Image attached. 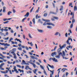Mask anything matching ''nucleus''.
Returning a JSON list of instances; mask_svg holds the SVG:
<instances>
[{
  "label": "nucleus",
  "mask_w": 77,
  "mask_h": 77,
  "mask_svg": "<svg viewBox=\"0 0 77 77\" xmlns=\"http://www.w3.org/2000/svg\"><path fill=\"white\" fill-rule=\"evenodd\" d=\"M56 54H57V53L56 52H53L52 53L51 55L52 56H53V57H54V55L55 56H56Z\"/></svg>",
  "instance_id": "nucleus-1"
},
{
  "label": "nucleus",
  "mask_w": 77,
  "mask_h": 77,
  "mask_svg": "<svg viewBox=\"0 0 77 77\" xmlns=\"http://www.w3.org/2000/svg\"><path fill=\"white\" fill-rule=\"evenodd\" d=\"M47 25H49V26H51V25H52V26H54V24L53 23H47Z\"/></svg>",
  "instance_id": "nucleus-2"
},
{
  "label": "nucleus",
  "mask_w": 77,
  "mask_h": 77,
  "mask_svg": "<svg viewBox=\"0 0 77 77\" xmlns=\"http://www.w3.org/2000/svg\"><path fill=\"white\" fill-rule=\"evenodd\" d=\"M48 71H50L51 72H52V75H53V74L54 73V70H53L52 71L51 70H50V69H49V68H48Z\"/></svg>",
  "instance_id": "nucleus-3"
},
{
  "label": "nucleus",
  "mask_w": 77,
  "mask_h": 77,
  "mask_svg": "<svg viewBox=\"0 0 77 77\" xmlns=\"http://www.w3.org/2000/svg\"><path fill=\"white\" fill-rule=\"evenodd\" d=\"M29 16V13L27 12L25 15H24V17H28Z\"/></svg>",
  "instance_id": "nucleus-4"
},
{
  "label": "nucleus",
  "mask_w": 77,
  "mask_h": 77,
  "mask_svg": "<svg viewBox=\"0 0 77 77\" xmlns=\"http://www.w3.org/2000/svg\"><path fill=\"white\" fill-rule=\"evenodd\" d=\"M5 65V63H2L1 65H0V68L1 69V68H2V67L3 66V65Z\"/></svg>",
  "instance_id": "nucleus-5"
},
{
  "label": "nucleus",
  "mask_w": 77,
  "mask_h": 77,
  "mask_svg": "<svg viewBox=\"0 0 77 77\" xmlns=\"http://www.w3.org/2000/svg\"><path fill=\"white\" fill-rule=\"evenodd\" d=\"M60 8V11H63V6H61Z\"/></svg>",
  "instance_id": "nucleus-6"
},
{
  "label": "nucleus",
  "mask_w": 77,
  "mask_h": 77,
  "mask_svg": "<svg viewBox=\"0 0 77 77\" xmlns=\"http://www.w3.org/2000/svg\"><path fill=\"white\" fill-rule=\"evenodd\" d=\"M48 66H49V67H50L51 68H52V69H54V66H51V65H50L48 64Z\"/></svg>",
  "instance_id": "nucleus-7"
},
{
  "label": "nucleus",
  "mask_w": 77,
  "mask_h": 77,
  "mask_svg": "<svg viewBox=\"0 0 77 77\" xmlns=\"http://www.w3.org/2000/svg\"><path fill=\"white\" fill-rule=\"evenodd\" d=\"M59 53V54H58V55H60L61 54V56H62V57H63V58L64 59V56H63V55H62V52H60L59 53Z\"/></svg>",
  "instance_id": "nucleus-8"
},
{
  "label": "nucleus",
  "mask_w": 77,
  "mask_h": 77,
  "mask_svg": "<svg viewBox=\"0 0 77 77\" xmlns=\"http://www.w3.org/2000/svg\"><path fill=\"white\" fill-rule=\"evenodd\" d=\"M69 38L67 40L66 43L67 44H69V45H70V43H69Z\"/></svg>",
  "instance_id": "nucleus-9"
},
{
  "label": "nucleus",
  "mask_w": 77,
  "mask_h": 77,
  "mask_svg": "<svg viewBox=\"0 0 77 77\" xmlns=\"http://www.w3.org/2000/svg\"><path fill=\"white\" fill-rule=\"evenodd\" d=\"M53 18H54V19H55V20H58L59 19V17H57L54 16L53 17Z\"/></svg>",
  "instance_id": "nucleus-10"
},
{
  "label": "nucleus",
  "mask_w": 77,
  "mask_h": 77,
  "mask_svg": "<svg viewBox=\"0 0 77 77\" xmlns=\"http://www.w3.org/2000/svg\"><path fill=\"white\" fill-rule=\"evenodd\" d=\"M32 62V60H30L29 62V63H30V64H32V65H33L35 63H33V62Z\"/></svg>",
  "instance_id": "nucleus-11"
},
{
  "label": "nucleus",
  "mask_w": 77,
  "mask_h": 77,
  "mask_svg": "<svg viewBox=\"0 0 77 77\" xmlns=\"http://www.w3.org/2000/svg\"><path fill=\"white\" fill-rule=\"evenodd\" d=\"M65 70H68V69H66L63 68L61 70V71H63V72H64L65 71Z\"/></svg>",
  "instance_id": "nucleus-12"
},
{
  "label": "nucleus",
  "mask_w": 77,
  "mask_h": 77,
  "mask_svg": "<svg viewBox=\"0 0 77 77\" xmlns=\"http://www.w3.org/2000/svg\"><path fill=\"white\" fill-rule=\"evenodd\" d=\"M50 14H54V15H56V14H57V13H56L53 12L51 11L50 12Z\"/></svg>",
  "instance_id": "nucleus-13"
},
{
  "label": "nucleus",
  "mask_w": 77,
  "mask_h": 77,
  "mask_svg": "<svg viewBox=\"0 0 77 77\" xmlns=\"http://www.w3.org/2000/svg\"><path fill=\"white\" fill-rule=\"evenodd\" d=\"M38 32H40V33L43 32V30H42L38 29Z\"/></svg>",
  "instance_id": "nucleus-14"
},
{
  "label": "nucleus",
  "mask_w": 77,
  "mask_h": 77,
  "mask_svg": "<svg viewBox=\"0 0 77 77\" xmlns=\"http://www.w3.org/2000/svg\"><path fill=\"white\" fill-rule=\"evenodd\" d=\"M38 16V14H37L36 16V17H35V18H36V19H38V18H40L41 17V16Z\"/></svg>",
  "instance_id": "nucleus-15"
},
{
  "label": "nucleus",
  "mask_w": 77,
  "mask_h": 77,
  "mask_svg": "<svg viewBox=\"0 0 77 77\" xmlns=\"http://www.w3.org/2000/svg\"><path fill=\"white\" fill-rule=\"evenodd\" d=\"M29 66H26L25 67V69L26 70H28V69H29Z\"/></svg>",
  "instance_id": "nucleus-16"
},
{
  "label": "nucleus",
  "mask_w": 77,
  "mask_h": 77,
  "mask_svg": "<svg viewBox=\"0 0 77 77\" xmlns=\"http://www.w3.org/2000/svg\"><path fill=\"white\" fill-rule=\"evenodd\" d=\"M61 51V49L59 48L57 50V52L58 53H59Z\"/></svg>",
  "instance_id": "nucleus-17"
},
{
  "label": "nucleus",
  "mask_w": 77,
  "mask_h": 77,
  "mask_svg": "<svg viewBox=\"0 0 77 77\" xmlns=\"http://www.w3.org/2000/svg\"><path fill=\"white\" fill-rule=\"evenodd\" d=\"M11 42L12 43V44H13V45H14V44H15L17 45V42H13V41H11Z\"/></svg>",
  "instance_id": "nucleus-18"
},
{
  "label": "nucleus",
  "mask_w": 77,
  "mask_h": 77,
  "mask_svg": "<svg viewBox=\"0 0 77 77\" xmlns=\"http://www.w3.org/2000/svg\"><path fill=\"white\" fill-rule=\"evenodd\" d=\"M60 55H56V56H55V57H56V58H58V59H60Z\"/></svg>",
  "instance_id": "nucleus-19"
},
{
  "label": "nucleus",
  "mask_w": 77,
  "mask_h": 77,
  "mask_svg": "<svg viewBox=\"0 0 77 77\" xmlns=\"http://www.w3.org/2000/svg\"><path fill=\"white\" fill-rule=\"evenodd\" d=\"M5 9H6V8H5V7H3V12H5Z\"/></svg>",
  "instance_id": "nucleus-20"
},
{
  "label": "nucleus",
  "mask_w": 77,
  "mask_h": 77,
  "mask_svg": "<svg viewBox=\"0 0 77 77\" xmlns=\"http://www.w3.org/2000/svg\"><path fill=\"white\" fill-rule=\"evenodd\" d=\"M75 22V19H73L72 20V24H74V23Z\"/></svg>",
  "instance_id": "nucleus-21"
},
{
  "label": "nucleus",
  "mask_w": 77,
  "mask_h": 77,
  "mask_svg": "<svg viewBox=\"0 0 77 77\" xmlns=\"http://www.w3.org/2000/svg\"><path fill=\"white\" fill-rule=\"evenodd\" d=\"M35 71H33V72L35 74H36V71L37 70H38V69H34Z\"/></svg>",
  "instance_id": "nucleus-22"
},
{
  "label": "nucleus",
  "mask_w": 77,
  "mask_h": 77,
  "mask_svg": "<svg viewBox=\"0 0 77 77\" xmlns=\"http://www.w3.org/2000/svg\"><path fill=\"white\" fill-rule=\"evenodd\" d=\"M11 14H12V12L9 11L8 12V15H10Z\"/></svg>",
  "instance_id": "nucleus-23"
},
{
  "label": "nucleus",
  "mask_w": 77,
  "mask_h": 77,
  "mask_svg": "<svg viewBox=\"0 0 77 77\" xmlns=\"http://www.w3.org/2000/svg\"><path fill=\"white\" fill-rule=\"evenodd\" d=\"M47 27L48 29H52V26H47Z\"/></svg>",
  "instance_id": "nucleus-24"
},
{
  "label": "nucleus",
  "mask_w": 77,
  "mask_h": 77,
  "mask_svg": "<svg viewBox=\"0 0 77 77\" xmlns=\"http://www.w3.org/2000/svg\"><path fill=\"white\" fill-rule=\"evenodd\" d=\"M33 9H34V7H32V9L30 10V13H31L32 12V11L33 10Z\"/></svg>",
  "instance_id": "nucleus-25"
},
{
  "label": "nucleus",
  "mask_w": 77,
  "mask_h": 77,
  "mask_svg": "<svg viewBox=\"0 0 77 77\" xmlns=\"http://www.w3.org/2000/svg\"><path fill=\"white\" fill-rule=\"evenodd\" d=\"M27 19V17H25L22 20V22H24V20H26Z\"/></svg>",
  "instance_id": "nucleus-26"
},
{
  "label": "nucleus",
  "mask_w": 77,
  "mask_h": 77,
  "mask_svg": "<svg viewBox=\"0 0 77 77\" xmlns=\"http://www.w3.org/2000/svg\"><path fill=\"white\" fill-rule=\"evenodd\" d=\"M77 7L76 6H75L74 7V10L75 11H77Z\"/></svg>",
  "instance_id": "nucleus-27"
},
{
  "label": "nucleus",
  "mask_w": 77,
  "mask_h": 77,
  "mask_svg": "<svg viewBox=\"0 0 77 77\" xmlns=\"http://www.w3.org/2000/svg\"><path fill=\"white\" fill-rule=\"evenodd\" d=\"M44 21H45L46 22H50V20H44Z\"/></svg>",
  "instance_id": "nucleus-28"
},
{
  "label": "nucleus",
  "mask_w": 77,
  "mask_h": 77,
  "mask_svg": "<svg viewBox=\"0 0 77 77\" xmlns=\"http://www.w3.org/2000/svg\"><path fill=\"white\" fill-rule=\"evenodd\" d=\"M29 36L30 38H32V37L31 35V34L30 33L29 34Z\"/></svg>",
  "instance_id": "nucleus-29"
},
{
  "label": "nucleus",
  "mask_w": 77,
  "mask_h": 77,
  "mask_svg": "<svg viewBox=\"0 0 77 77\" xmlns=\"http://www.w3.org/2000/svg\"><path fill=\"white\" fill-rule=\"evenodd\" d=\"M13 55L14 56V58H15V59H16V58H17V56H16V54H14Z\"/></svg>",
  "instance_id": "nucleus-30"
},
{
  "label": "nucleus",
  "mask_w": 77,
  "mask_h": 77,
  "mask_svg": "<svg viewBox=\"0 0 77 77\" xmlns=\"http://www.w3.org/2000/svg\"><path fill=\"white\" fill-rule=\"evenodd\" d=\"M32 21L34 24H35V18H34L32 20Z\"/></svg>",
  "instance_id": "nucleus-31"
},
{
  "label": "nucleus",
  "mask_w": 77,
  "mask_h": 77,
  "mask_svg": "<svg viewBox=\"0 0 77 77\" xmlns=\"http://www.w3.org/2000/svg\"><path fill=\"white\" fill-rule=\"evenodd\" d=\"M40 66L41 68H42V69H44V67H43V66H42V65H40Z\"/></svg>",
  "instance_id": "nucleus-32"
},
{
  "label": "nucleus",
  "mask_w": 77,
  "mask_h": 77,
  "mask_svg": "<svg viewBox=\"0 0 77 77\" xmlns=\"http://www.w3.org/2000/svg\"><path fill=\"white\" fill-rule=\"evenodd\" d=\"M43 26H47V23H46V22H45L43 24Z\"/></svg>",
  "instance_id": "nucleus-33"
},
{
  "label": "nucleus",
  "mask_w": 77,
  "mask_h": 77,
  "mask_svg": "<svg viewBox=\"0 0 77 77\" xmlns=\"http://www.w3.org/2000/svg\"><path fill=\"white\" fill-rule=\"evenodd\" d=\"M0 44L1 45H4V46H5V45L6 44H5V43H2L0 42Z\"/></svg>",
  "instance_id": "nucleus-34"
},
{
  "label": "nucleus",
  "mask_w": 77,
  "mask_h": 77,
  "mask_svg": "<svg viewBox=\"0 0 77 77\" xmlns=\"http://www.w3.org/2000/svg\"><path fill=\"white\" fill-rule=\"evenodd\" d=\"M73 27V23L70 26V28H72V27Z\"/></svg>",
  "instance_id": "nucleus-35"
},
{
  "label": "nucleus",
  "mask_w": 77,
  "mask_h": 77,
  "mask_svg": "<svg viewBox=\"0 0 77 77\" xmlns=\"http://www.w3.org/2000/svg\"><path fill=\"white\" fill-rule=\"evenodd\" d=\"M18 49L19 50H20V51H22V48H18Z\"/></svg>",
  "instance_id": "nucleus-36"
},
{
  "label": "nucleus",
  "mask_w": 77,
  "mask_h": 77,
  "mask_svg": "<svg viewBox=\"0 0 77 77\" xmlns=\"http://www.w3.org/2000/svg\"><path fill=\"white\" fill-rule=\"evenodd\" d=\"M44 17H47V14L45 13V14H44Z\"/></svg>",
  "instance_id": "nucleus-37"
},
{
  "label": "nucleus",
  "mask_w": 77,
  "mask_h": 77,
  "mask_svg": "<svg viewBox=\"0 0 77 77\" xmlns=\"http://www.w3.org/2000/svg\"><path fill=\"white\" fill-rule=\"evenodd\" d=\"M44 73L46 75H47V72H46V71H45V70H44Z\"/></svg>",
  "instance_id": "nucleus-38"
},
{
  "label": "nucleus",
  "mask_w": 77,
  "mask_h": 77,
  "mask_svg": "<svg viewBox=\"0 0 77 77\" xmlns=\"http://www.w3.org/2000/svg\"><path fill=\"white\" fill-rule=\"evenodd\" d=\"M11 40H13V38H10L9 40V42H11V41H11Z\"/></svg>",
  "instance_id": "nucleus-39"
},
{
  "label": "nucleus",
  "mask_w": 77,
  "mask_h": 77,
  "mask_svg": "<svg viewBox=\"0 0 77 77\" xmlns=\"http://www.w3.org/2000/svg\"><path fill=\"white\" fill-rule=\"evenodd\" d=\"M59 32H57L54 35H56V36L58 35V34H59Z\"/></svg>",
  "instance_id": "nucleus-40"
},
{
  "label": "nucleus",
  "mask_w": 77,
  "mask_h": 77,
  "mask_svg": "<svg viewBox=\"0 0 77 77\" xmlns=\"http://www.w3.org/2000/svg\"><path fill=\"white\" fill-rule=\"evenodd\" d=\"M55 59H56V58H55V57L52 58V60H53L54 61H55Z\"/></svg>",
  "instance_id": "nucleus-41"
},
{
  "label": "nucleus",
  "mask_w": 77,
  "mask_h": 77,
  "mask_svg": "<svg viewBox=\"0 0 77 77\" xmlns=\"http://www.w3.org/2000/svg\"><path fill=\"white\" fill-rule=\"evenodd\" d=\"M5 45V46H10V45L8 44V43H6Z\"/></svg>",
  "instance_id": "nucleus-42"
},
{
  "label": "nucleus",
  "mask_w": 77,
  "mask_h": 77,
  "mask_svg": "<svg viewBox=\"0 0 77 77\" xmlns=\"http://www.w3.org/2000/svg\"><path fill=\"white\" fill-rule=\"evenodd\" d=\"M63 55H64V56H65V51H63Z\"/></svg>",
  "instance_id": "nucleus-43"
},
{
  "label": "nucleus",
  "mask_w": 77,
  "mask_h": 77,
  "mask_svg": "<svg viewBox=\"0 0 77 77\" xmlns=\"http://www.w3.org/2000/svg\"><path fill=\"white\" fill-rule=\"evenodd\" d=\"M19 71H20V72H24V70H21V69H19Z\"/></svg>",
  "instance_id": "nucleus-44"
},
{
  "label": "nucleus",
  "mask_w": 77,
  "mask_h": 77,
  "mask_svg": "<svg viewBox=\"0 0 77 77\" xmlns=\"http://www.w3.org/2000/svg\"><path fill=\"white\" fill-rule=\"evenodd\" d=\"M39 9H40V8L39 7H38V10L36 11V12H39L38 11L39 10Z\"/></svg>",
  "instance_id": "nucleus-45"
},
{
  "label": "nucleus",
  "mask_w": 77,
  "mask_h": 77,
  "mask_svg": "<svg viewBox=\"0 0 77 77\" xmlns=\"http://www.w3.org/2000/svg\"><path fill=\"white\" fill-rule=\"evenodd\" d=\"M30 57L31 58H32V59H35V57L33 56H30Z\"/></svg>",
  "instance_id": "nucleus-46"
},
{
  "label": "nucleus",
  "mask_w": 77,
  "mask_h": 77,
  "mask_svg": "<svg viewBox=\"0 0 77 77\" xmlns=\"http://www.w3.org/2000/svg\"><path fill=\"white\" fill-rule=\"evenodd\" d=\"M6 20H8V19L4 18L3 19V21H6Z\"/></svg>",
  "instance_id": "nucleus-47"
},
{
  "label": "nucleus",
  "mask_w": 77,
  "mask_h": 77,
  "mask_svg": "<svg viewBox=\"0 0 77 77\" xmlns=\"http://www.w3.org/2000/svg\"><path fill=\"white\" fill-rule=\"evenodd\" d=\"M25 56H26V58L27 59H28V58H29V57H28V56H27V55L26 54L25 55Z\"/></svg>",
  "instance_id": "nucleus-48"
},
{
  "label": "nucleus",
  "mask_w": 77,
  "mask_h": 77,
  "mask_svg": "<svg viewBox=\"0 0 77 77\" xmlns=\"http://www.w3.org/2000/svg\"><path fill=\"white\" fill-rule=\"evenodd\" d=\"M30 45H31V46H33V44L32 43V42H31L30 43Z\"/></svg>",
  "instance_id": "nucleus-49"
},
{
  "label": "nucleus",
  "mask_w": 77,
  "mask_h": 77,
  "mask_svg": "<svg viewBox=\"0 0 77 77\" xmlns=\"http://www.w3.org/2000/svg\"><path fill=\"white\" fill-rule=\"evenodd\" d=\"M69 32L71 33H72V31L71 29H69Z\"/></svg>",
  "instance_id": "nucleus-50"
},
{
  "label": "nucleus",
  "mask_w": 77,
  "mask_h": 77,
  "mask_svg": "<svg viewBox=\"0 0 77 77\" xmlns=\"http://www.w3.org/2000/svg\"><path fill=\"white\" fill-rule=\"evenodd\" d=\"M9 23V21H7L4 22V24H6V23Z\"/></svg>",
  "instance_id": "nucleus-51"
},
{
  "label": "nucleus",
  "mask_w": 77,
  "mask_h": 77,
  "mask_svg": "<svg viewBox=\"0 0 77 77\" xmlns=\"http://www.w3.org/2000/svg\"><path fill=\"white\" fill-rule=\"evenodd\" d=\"M66 37H68V33H66V34H65Z\"/></svg>",
  "instance_id": "nucleus-52"
},
{
  "label": "nucleus",
  "mask_w": 77,
  "mask_h": 77,
  "mask_svg": "<svg viewBox=\"0 0 77 77\" xmlns=\"http://www.w3.org/2000/svg\"><path fill=\"white\" fill-rule=\"evenodd\" d=\"M33 65L34 68H36V65H35V64H34Z\"/></svg>",
  "instance_id": "nucleus-53"
},
{
  "label": "nucleus",
  "mask_w": 77,
  "mask_h": 77,
  "mask_svg": "<svg viewBox=\"0 0 77 77\" xmlns=\"http://www.w3.org/2000/svg\"><path fill=\"white\" fill-rule=\"evenodd\" d=\"M22 62L24 63V64H26V61H24V60H22Z\"/></svg>",
  "instance_id": "nucleus-54"
},
{
  "label": "nucleus",
  "mask_w": 77,
  "mask_h": 77,
  "mask_svg": "<svg viewBox=\"0 0 77 77\" xmlns=\"http://www.w3.org/2000/svg\"><path fill=\"white\" fill-rule=\"evenodd\" d=\"M9 39V37L6 38H5V40H8Z\"/></svg>",
  "instance_id": "nucleus-55"
},
{
  "label": "nucleus",
  "mask_w": 77,
  "mask_h": 77,
  "mask_svg": "<svg viewBox=\"0 0 77 77\" xmlns=\"http://www.w3.org/2000/svg\"><path fill=\"white\" fill-rule=\"evenodd\" d=\"M63 47H64V45L61 46V47L60 48V49H62V48H63Z\"/></svg>",
  "instance_id": "nucleus-56"
},
{
  "label": "nucleus",
  "mask_w": 77,
  "mask_h": 77,
  "mask_svg": "<svg viewBox=\"0 0 77 77\" xmlns=\"http://www.w3.org/2000/svg\"><path fill=\"white\" fill-rule=\"evenodd\" d=\"M69 40H71V42H72V40L71 38H70V37H69Z\"/></svg>",
  "instance_id": "nucleus-57"
},
{
  "label": "nucleus",
  "mask_w": 77,
  "mask_h": 77,
  "mask_svg": "<svg viewBox=\"0 0 77 77\" xmlns=\"http://www.w3.org/2000/svg\"><path fill=\"white\" fill-rule=\"evenodd\" d=\"M35 48L36 49H38V46H37V45L36 44H35Z\"/></svg>",
  "instance_id": "nucleus-58"
},
{
  "label": "nucleus",
  "mask_w": 77,
  "mask_h": 77,
  "mask_svg": "<svg viewBox=\"0 0 77 77\" xmlns=\"http://www.w3.org/2000/svg\"><path fill=\"white\" fill-rule=\"evenodd\" d=\"M17 66L19 68H21V66L20 65H17Z\"/></svg>",
  "instance_id": "nucleus-59"
},
{
  "label": "nucleus",
  "mask_w": 77,
  "mask_h": 77,
  "mask_svg": "<svg viewBox=\"0 0 77 77\" xmlns=\"http://www.w3.org/2000/svg\"><path fill=\"white\" fill-rule=\"evenodd\" d=\"M51 20H52V21H55V19H54V18H52L51 19Z\"/></svg>",
  "instance_id": "nucleus-60"
},
{
  "label": "nucleus",
  "mask_w": 77,
  "mask_h": 77,
  "mask_svg": "<svg viewBox=\"0 0 77 77\" xmlns=\"http://www.w3.org/2000/svg\"><path fill=\"white\" fill-rule=\"evenodd\" d=\"M71 5H72V4L71 3H70L69 5V6H71Z\"/></svg>",
  "instance_id": "nucleus-61"
},
{
  "label": "nucleus",
  "mask_w": 77,
  "mask_h": 77,
  "mask_svg": "<svg viewBox=\"0 0 77 77\" xmlns=\"http://www.w3.org/2000/svg\"><path fill=\"white\" fill-rule=\"evenodd\" d=\"M22 48H25V46L23 45H21Z\"/></svg>",
  "instance_id": "nucleus-62"
},
{
  "label": "nucleus",
  "mask_w": 77,
  "mask_h": 77,
  "mask_svg": "<svg viewBox=\"0 0 77 77\" xmlns=\"http://www.w3.org/2000/svg\"><path fill=\"white\" fill-rule=\"evenodd\" d=\"M16 40H17V41H19L20 40V39H18L17 38H16V39H15V41H16Z\"/></svg>",
  "instance_id": "nucleus-63"
},
{
  "label": "nucleus",
  "mask_w": 77,
  "mask_h": 77,
  "mask_svg": "<svg viewBox=\"0 0 77 77\" xmlns=\"http://www.w3.org/2000/svg\"><path fill=\"white\" fill-rule=\"evenodd\" d=\"M38 61L40 62V63H42V62H41V60H38Z\"/></svg>",
  "instance_id": "nucleus-64"
}]
</instances>
